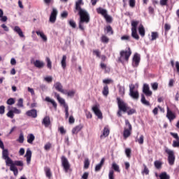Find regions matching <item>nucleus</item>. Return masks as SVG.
<instances>
[{"label":"nucleus","instance_id":"obj_1","mask_svg":"<svg viewBox=\"0 0 179 179\" xmlns=\"http://www.w3.org/2000/svg\"><path fill=\"white\" fill-rule=\"evenodd\" d=\"M2 157L3 160L6 162V165L10 167V171H13L14 176H17L19 174V171L17 170V166L18 167H23L24 166V164L23 163V161H13L10 157H9V151L8 149H2Z\"/></svg>","mask_w":179,"mask_h":179},{"label":"nucleus","instance_id":"obj_2","mask_svg":"<svg viewBox=\"0 0 179 179\" xmlns=\"http://www.w3.org/2000/svg\"><path fill=\"white\" fill-rule=\"evenodd\" d=\"M80 16V20L78 22V27L82 31H85V24L90 22V15L86 11V10H81L78 11Z\"/></svg>","mask_w":179,"mask_h":179},{"label":"nucleus","instance_id":"obj_3","mask_svg":"<svg viewBox=\"0 0 179 179\" xmlns=\"http://www.w3.org/2000/svg\"><path fill=\"white\" fill-rule=\"evenodd\" d=\"M131 55L132 50H131L130 48L120 50L118 57V62H120L123 65L124 64H127V62L129 61V57Z\"/></svg>","mask_w":179,"mask_h":179},{"label":"nucleus","instance_id":"obj_4","mask_svg":"<svg viewBox=\"0 0 179 179\" xmlns=\"http://www.w3.org/2000/svg\"><path fill=\"white\" fill-rule=\"evenodd\" d=\"M138 24H139V21H131V36L136 40H139V35L136 29H138Z\"/></svg>","mask_w":179,"mask_h":179},{"label":"nucleus","instance_id":"obj_5","mask_svg":"<svg viewBox=\"0 0 179 179\" xmlns=\"http://www.w3.org/2000/svg\"><path fill=\"white\" fill-rule=\"evenodd\" d=\"M132 131V125L129 123L128 120H125V127L123 132L124 138H129L131 136V131Z\"/></svg>","mask_w":179,"mask_h":179},{"label":"nucleus","instance_id":"obj_6","mask_svg":"<svg viewBox=\"0 0 179 179\" xmlns=\"http://www.w3.org/2000/svg\"><path fill=\"white\" fill-rule=\"evenodd\" d=\"M165 152L169 155L168 161L170 166H173V164H174V162H176V156H174V151L169 149L168 148H166Z\"/></svg>","mask_w":179,"mask_h":179},{"label":"nucleus","instance_id":"obj_7","mask_svg":"<svg viewBox=\"0 0 179 179\" xmlns=\"http://www.w3.org/2000/svg\"><path fill=\"white\" fill-rule=\"evenodd\" d=\"M117 106L119 107V110L120 111H123V113H127L128 110H129V108H128V104L124 102L121 99L117 98Z\"/></svg>","mask_w":179,"mask_h":179},{"label":"nucleus","instance_id":"obj_8","mask_svg":"<svg viewBox=\"0 0 179 179\" xmlns=\"http://www.w3.org/2000/svg\"><path fill=\"white\" fill-rule=\"evenodd\" d=\"M15 114H22V110L17 109L16 107H13L12 109L7 113L6 115L8 118H13Z\"/></svg>","mask_w":179,"mask_h":179},{"label":"nucleus","instance_id":"obj_9","mask_svg":"<svg viewBox=\"0 0 179 179\" xmlns=\"http://www.w3.org/2000/svg\"><path fill=\"white\" fill-rule=\"evenodd\" d=\"M62 164L66 171V173H68V171L69 170V168L71 167V165L69 164V162L68 161V159L65 157V156L62 157Z\"/></svg>","mask_w":179,"mask_h":179},{"label":"nucleus","instance_id":"obj_10","mask_svg":"<svg viewBox=\"0 0 179 179\" xmlns=\"http://www.w3.org/2000/svg\"><path fill=\"white\" fill-rule=\"evenodd\" d=\"M54 87L57 90V92H59L60 93H62L63 94H66V90H64L62 87V84L60 82H56L54 84Z\"/></svg>","mask_w":179,"mask_h":179},{"label":"nucleus","instance_id":"obj_11","mask_svg":"<svg viewBox=\"0 0 179 179\" xmlns=\"http://www.w3.org/2000/svg\"><path fill=\"white\" fill-rule=\"evenodd\" d=\"M140 62H141V55L138 53H135L133 57V63H132L133 66L134 67L138 66Z\"/></svg>","mask_w":179,"mask_h":179},{"label":"nucleus","instance_id":"obj_12","mask_svg":"<svg viewBox=\"0 0 179 179\" xmlns=\"http://www.w3.org/2000/svg\"><path fill=\"white\" fill-rule=\"evenodd\" d=\"M57 15H58V11L57 10V9L53 8L49 20V22H50V23H55V22L57 21Z\"/></svg>","mask_w":179,"mask_h":179},{"label":"nucleus","instance_id":"obj_13","mask_svg":"<svg viewBox=\"0 0 179 179\" xmlns=\"http://www.w3.org/2000/svg\"><path fill=\"white\" fill-rule=\"evenodd\" d=\"M82 5H84L83 0H78L76 2L75 10H74L75 13H76V12H80V10H84L81 7Z\"/></svg>","mask_w":179,"mask_h":179},{"label":"nucleus","instance_id":"obj_14","mask_svg":"<svg viewBox=\"0 0 179 179\" xmlns=\"http://www.w3.org/2000/svg\"><path fill=\"white\" fill-rule=\"evenodd\" d=\"M143 92L145 94V96H148V97L152 94V92L150 91V88L149 87V85L148 84L143 85Z\"/></svg>","mask_w":179,"mask_h":179},{"label":"nucleus","instance_id":"obj_15","mask_svg":"<svg viewBox=\"0 0 179 179\" xmlns=\"http://www.w3.org/2000/svg\"><path fill=\"white\" fill-rule=\"evenodd\" d=\"M108 135H110V129L108 128V126H106L104 127L100 138L101 139H104V138H107Z\"/></svg>","mask_w":179,"mask_h":179},{"label":"nucleus","instance_id":"obj_16","mask_svg":"<svg viewBox=\"0 0 179 179\" xmlns=\"http://www.w3.org/2000/svg\"><path fill=\"white\" fill-rule=\"evenodd\" d=\"M92 111H94L95 115H96L98 118H99L100 120L103 118V114L101 113V111L100 110V109H99L97 106H94L92 108Z\"/></svg>","mask_w":179,"mask_h":179},{"label":"nucleus","instance_id":"obj_17","mask_svg":"<svg viewBox=\"0 0 179 179\" xmlns=\"http://www.w3.org/2000/svg\"><path fill=\"white\" fill-rule=\"evenodd\" d=\"M27 117H31V118H37V110L32 109L26 112Z\"/></svg>","mask_w":179,"mask_h":179},{"label":"nucleus","instance_id":"obj_18","mask_svg":"<svg viewBox=\"0 0 179 179\" xmlns=\"http://www.w3.org/2000/svg\"><path fill=\"white\" fill-rule=\"evenodd\" d=\"M55 96L57 99V100L59 101V103L61 104V106H63L64 108H65V106H68L66 103H65V99H64L63 98H61V96H59V94L55 93Z\"/></svg>","mask_w":179,"mask_h":179},{"label":"nucleus","instance_id":"obj_19","mask_svg":"<svg viewBox=\"0 0 179 179\" xmlns=\"http://www.w3.org/2000/svg\"><path fill=\"white\" fill-rule=\"evenodd\" d=\"M45 101H47L48 104H52L54 107L55 110H57V102L55 101L48 96L45 97Z\"/></svg>","mask_w":179,"mask_h":179},{"label":"nucleus","instance_id":"obj_20","mask_svg":"<svg viewBox=\"0 0 179 179\" xmlns=\"http://www.w3.org/2000/svg\"><path fill=\"white\" fill-rule=\"evenodd\" d=\"M25 157L27 159V164H30V162H31V150L29 148L27 150Z\"/></svg>","mask_w":179,"mask_h":179},{"label":"nucleus","instance_id":"obj_21","mask_svg":"<svg viewBox=\"0 0 179 179\" xmlns=\"http://www.w3.org/2000/svg\"><path fill=\"white\" fill-rule=\"evenodd\" d=\"M14 31L18 34L21 38H23L24 37V34H23V31H22V29L19 27V26H15L13 29Z\"/></svg>","mask_w":179,"mask_h":179},{"label":"nucleus","instance_id":"obj_22","mask_svg":"<svg viewBox=\"0 0 179 179\" xmlns=\"http://www.w3.org/2000/svg\"><path fill=\"white\" fill-rule=\"evenodd\" d=\"M104 162H106V159L102 158L100 163L96 165L95 171H100L101 170V167L104 165Z\"/></svg>","mask_w":179,"mask_h":179},{"label":"nucleus","instance_id":"obj_23","mask_svg":"<svg viewBox=\"0 0 179 179\" xmlns=\"http://www.w3.org/2000/svg\"><path fill=\"white\" fill-rule=\"evenodd\" d=\"M96 13H98V15H101L104 17L106 16V15L107 14V10H106L101 7H99L96 8Z\"/></svg>","mask_w":179,"mask_h":179},{"label":"nucleus","instance_id":"obj_24","mask_svg":"<svg viewBox=\"0 0 179 179\" xmlns=\"http://www.w3.org/2000/svg\"><path fill=\"white\" fill-rule=\"evenodd\" d=\"M129 94L134 100H138V99H139V92L138 91H133L132 92H129Z\"/></svg>","mask_w":179,"mask_h":179},{"label":"nucleus","instance_id":"obj_25","mask_svg":"<svg viewBox=\"0 0 179 179\" xmlns=\"http://www.w3.org/2000/svg\"><path fill=\"white\" fill-rule=\"evenodd\" d=\"M138 33L141 37H145V27L141 24L138 27Z\"/></svg>","mask_w":179,"mask_h":179},{"label":"nucleus","instance_id":"obj_26","mask_svg":"<svg viewBox=\"0 0 179 179\" xmlns=\"http://www.w3.org/2000/svg\"><path fill=\"white\" fill-rule=\"evenodd\" d=\"M27 143L31 145V143H33V142L34 141V139H36V137L34 136V134H29L27 136Z\"/></svg>","mask_w":179,"mask_h":179},{"label":"nucleus","instance_id":"obj_27","mask_svg":"<svg viewBox=\"0 0 179 179\" xmlns=\"http://www.w3.org/2000/svg\"><path fill=\"white\" fill-rule=\"evenodd\" d=\"M167 118L169 120V121H173L174 118H176V115L173 114V112L171 110H169L168 108L167 114H166Z\"/></svg>","mask_w":179,"mask_h":179},{"label":"nucleus","instance_id":"obj_28","mask_svg":"<svg viewBox=\"0 0 179 179\" xmlns=\"http://www.w3.org/2000/svg\"><path fill=\"white\" fill-rule=\"evenodd\" d=\"M142 104L144 106H147L149 107L150 106V103H149V101L146 100V98L145 97L144 94H141V100Z\"/></svg>","mask_w":179,"mask_h":179},{"label":"nucleus","instance_id":"obj_29","mask_svg":"<svg viewBox=\"0 0 179 179\" xmlns=\"http://www.w3.org/2000/svg\"><path fill=\"white\" fill-rule=\"evenodd\" d=\"M34 65L36 68H43L44 66V62L40 60H36L35 62H34Z\"/></svg>","mask_w":179,"mask_h":179},{"label":"nucleus","instance_id":"obj_30","mask_svg":"<svg viewBox=\"0 0 179 179\" xmlns=\"http://www.w3.org/2000/svg\"><path fill=\"white\" fill-rule=\"evenodd\" d=\"M159 38V32L152 31L151 32V41H155V40H157Z\"/></svg>","mask_w":179,"mask_h":179},{"label":"nucleus","instance_id":"obj_31","mask_svg":"<svg viewBox=\"0 0 179 179\" xmlns=\"http://www.w3.org/2000/svg\"><path fill=\"white\" fill-rule=\"evenodd\" d=\"M61 65L63 69H65L66 68V55H63L61 60Z\"/></svg>","mask_w":179,"mask_h":179},{"label":"nucleus","instance_id":"obj_32","mask_svg":"<svg viewBox=\"0 0 179 179\" xmlns=\"http://www.w3.org/2000/svg\"><path fill=\"white\" fill-rule=\"evenodd\" d=\"M112 170H113V171H116L117 173H120V166H118V164H117V163L113 162Z\"/></svg>","mask_w":179,"mask_h":179},{"label":"nucleus","instance_id":"obj_33","mask_svg":"<svg viewBox=\"0 0 179 179\" xmlns=\"http://www.w3.org/2000/svg\"><path fill=\"white\" fill-rule=\"evenodd\" d=\"M109 90H108V85H104L102 94L107 97L108 96Z\"/></svg>","mask_w":179,"mask_h":179},{"label":"nucleus","instance_id":"obj_34","mask_svg":"<svg viewBox=\"0 0 179 179\" xmlns=\"http://www.w3.org/2000/svg\"><path fill=\"white\" fill-rule=\"evenodd\" d=\"M45 127L51 128V120L50 119V117H48V116L45 117Z\"/></svg>","mask_w":179,"mask_h":179},{"label":"nucleus","instance_id":"obj_35","mask_svg":"<svg viewBox=\"0 0 179 179\" xmlns=\"http://www.w3.org/2000/svg\"><path fill=\"white\" fill-rule=\"evenodd\" d=\"M82 129V126L78 125L74 127L72 130V134H76Z\"/></svg>","mask_w":179,"mask_h":179},{"label":"nucleus","instance_id":"obj_36","mask_svg":"<svg viewBox=\"0 0 179 179\" xmlns=\"http://www.w3.org/2000/svg\"><path fill=\"white\" fill-rule=\"evenodd\" d=\"M160 179H170V176L166 172H163L159 175Z\"/></svg>","mask_w":179,"mask_h":179},{"label":"nucleus","instance_id":"obj_37","mask_svg":"<svg viewBox=\"0 0 179 179\" xmlns=\"http://www.w3.org/2000/svg\"><path fill=\"white\" fill-rule=\"evenodd\" d=\"M17 142H19V143H23L24 142V135L23 133L20 134Z\"/></svg>","mask_w":179,"mask_h":179},{"label":"nucleus","instance_id":"obj_38","mask_svg":"<svg viewBox=\"0 0 179 179\" xmlns=\"http://www.w3.org/2000/svg\"><path fill=\"white\" fill-rule=\"evenodd\" d=\"M16 101H15V99L14 98H10L7 100L6 101V103L8 105V106H13V104H15Z\"/></svg>","mask_w":179,"mask_h":179},{"label":"nucleus","instance_id":"obj_39","mask_svg":"<svg viewBox=\"0 0 179 179\" xmlns=\"http://www.w3.org/2000/svg\"><path fill=\"white\" fill-rule=\"evenodd\" d=\"M36 34L38 36H40L41 38L43 39V41H45V35L44 34V33L40 31H36Z\"/></svg>","mask_w":179,"mask_h":179},{"label":"nucleus","instance_id":"obj_40","mask_svg":"<svg viewBox=\"0 0 179 179\" xmlns=\"http://www.w3.org/2000/svg\"><path fill=\"white\" fill-rule=\"evenodd\" d=\"M46 62H47V67L48 68V69H52V62H51L50 58L48 57L46 59Z\"/></svg>","mask_w":179,"mask_h":179},{"label":"nucleus","instance_id":"obj_41","mask_svg":"<svg viewBox=\"0 0 179 179\" xmlns=\"http://www.w3.org/2000/svg\"><path fill=\"white\" fill-rule=\"evenodd\" d=\"M75 90H71V91H66V93L64 94H66L68 97H73L75 96Z\"/></svg>","mask_w":179,"mask_h":179},{"label":"nucleus","instance_id":"obj_42","mask_svg":"<svg viewBox=\"0 0 179 179\" xmlns=\"http://www.w3.org/2000/svg\"><path fill=\"white\" fill-rule=\"evenodd\" d=\"M17 106H18L20 108H23L24 105H23V99L20 98L18 99V101L17 103Z\"/></svg>","mask_w":179,"mask_h":179},{"label":"nucleus","instance_id":"obj_43","mask_svg":"<svg viewBox=\"0 0 179 179\" xmlns=\"http://www.w3.org/2000/svg\"><path fill=\"white\" fill-rule=\"evenodd\" d=\"M46 177L48 178V179L52 178V173L50 169H46Z\"/></svg>","mask_w":179,"mask_h":179},{"label":"nucleus","instance_id":"obj_44","mask_svg":"<svg viewBox=\"0 0 179 179\" xmlns=\"http://www.w3.org/2000/svg\"><path fill=\"white\" fill-rule=\"evenodd\" d=\"M64 113H65V118H68L69 117V108L68 107V106L65 105L64 106Z\"/></svg>","mask_w":179,"mask_h":179},{"label":"nucleus","instance_id":"obj_45","mask_svg":"<svg viewBox=\"0 0 179 179\" xmlns=\"http://www.w3.org/2000/svg\"><path fill=\"white\" fill-rule=\"evenodd\" d=\"M154 164H155V166L156 167V169H162V164H163L160 161H155Z\"/></svg>","mask_w":179,"mask_h":179},{"label":"nucleus","instance_id":"obj_46","mask_svg":"<svg viewBox=\"0 0 179 179\" xmlns=\"http://www.w3.org/2000/svg\"><path fill=\"white\" fill-rule=\"evenodd\" d=\"M143 135H141L139 138H137L136 140V142H138L140 145H143V139H144Z\"/></svg>","mask_w":179,"mask_h":179},{"label":"nucleus","instance_id":"obj_47","mask_svg":"<svg viewBox=\"0 0 179 179\" xmlns=\"http://www.w3.org/2000/svg\"><path fill=\"white\" fill-rule=\"evenodd\" d=\"M103 17L108 23L113 22V18L108 14H106Z\"/></svg>","mask_w":179,"mask_h":179},{"label":"nucleus","instance_id":"obj_48","mask_svg":"<svg viewBox=\"0 0 179 179\" xmlns=\"http://www.w3.org/2000/svg\"><path fill=\"white\" fill-rule=\"evenodd\" d=\"M151 87H152V90L156 91L159 88V83H151Z\"/></svg>","mask_w":179,"mask_h":179},{"label":"nucleus","instance_id":"obj_49","mask_svg":"<svg viewBox=\"0 0 179 179\" xmlns=\"http://www.w3.org/2000/svg\"><path fill=\"white\" fill-rule=\"evenodd\" d=\"M106 31L110 34H114V31L113 30V27L110 25L106 27Z\"/></svg>","mask_w":179,"mask_h":179},{"label":"nucleus","instance_id":"obj_50","mask_svg":"<svg viewBox=\"0 0 179 179\" xmlns=\"http://www.w3.org/2000/svg\"><path fill=\"white\" fill-rule=\"evenodd\" d=\"M53 79H54V78H52V76H48L45 77V82H47L48 83H52Z\"/></svg>","mask_w":179,"mask_h":179},{"label":"nucleus","instance_id":"obj_51","mask_svg":"<svg viewBox=\"0 0 179 179\" xmlns=\"http://www.w3.org/2000/svg\"><path fill=\"white\" fill-rule=\"evenodd\" d=\"M108 178L109 179H115L114 178V170L110 169L108 173Z\"/></svg>","mask_w":179,"mask_h":179},{"label":"nucleus","instance_id":"obj_52","mask_svg":"<svg viewBox=\"0 0 179 179\" xmlns=\"http://www.w3.org/2000/svg\"><path fill=\"white\" fill-rule=\"evenodd\" d=\"M101 40L102 43H108V41H110V39L108 38V37L104 35L101 36Z\"/></svg>","mask_w":179,"mask_h":179},{"label":"nucleus","instance_id":"obj_53","mask_svg":"<svg viewBox=\"0 0 179 179\" xmlns=\"http://www.w3.org/2000/svg\"><path fill=\"white\" fill-rule=\"evenodd\" d=\"M136 3V0H129V5L131 8H135Z\"/></svg>","mask_w":179,"mask_h":179},{"label":"nucleus","instance_id":"obj_54","mask_svg":"<svg viewBox=\"0 0 179 179\" xmlns=\"http://www.w3.org/2000/svg\"><path fill=\"white\" fill-rule=\"evenodd\" d=\"M129 38H131V37L128 35H124L121 37V40L123 41H129Z\"/></svg>","mask_w":179,"mask_h":179},{"label":"nucleus","instance_id":"obj_55","mask_svg":"<svg viewBox=\"0 0 179 179\" xmlns=\"http://www.w3.org/2000/svg\"><path fill=\"white\" fill-rule=\"evenodd\" d=\"M119 92H120V94H121V96H124V94H125V87H120Z\"/></svg>","mask_w":179,"mask_h":179},{"label":"nucleus","instance_id":"obj_56","mask_svg":"<svg viewBox=\"0 0 179 179\" xmlns=\"http://www.w3.org/2000/svg\"><path fill=\"white\" fill-rule=\"evenodd\" d=\"M90 165V162L88 159H86L84 162V169H89V166Z\"/></svg>","mask_w":179,"mask_h":179},{"label":"nucleus","instance_id":"obj_57","mask_svg":"<svg viewBox=\"0 0 179 179\" xmlns=\"http://www.w3.org/2000/svg\"><path fill=\"white\" fill-rule=\"evenodd\" d=\"M129 93H131L132 92H136V90H135V85L130 84L129 85Z\"/></svg>","mask_w":179,"mask_h":179},{"label":"nucleus","instance_id":"obj_58","mask_svg":"<svg viewBox=\"0 0 179 179\" xmlns=\"http://www.w3.org/2000/svg\"><path fill=\"white\" fill-rule=\"evenodd\" d=\"M101 69H104L106 72H108V71H110V69L107 68V65H106L104 63H101Z\"/></svg>","mask_w":179,"mask_h":179},{"label":"nucleus","instance_id":"obj_59","mask_svg":"<svg viewBox=\"0 0 179 179\" xmlns=\"http://www.w3.org/2000/svg\"><path fill=\"white\" fill-rule=\"evenodd\" d=\"M69 24L71 27H73V29H76V22H75V21L73 20L69 21Z\"/></svg>","mask_w":179,"mask_h":179},{"label":"nucleus","instance_id":"obj_60","mask_svg":"<svg viewBox=\"0 0 179 179\" xmlns=\"http://www.w3.org/2000/svg\"><path fill=\"white\" fill-rule=\"evenodd\" d=\"M113 80L111 79H105L103 80V83H104L105 85H110V83H112Z\"/></svg>","mask_w":179,"mask_h":179},{"label":"nucleus","instance_id":"obj_61","mask_svg":"<svg viewBox=\"0 0 179 179\" xmlns=\"http://www.w3.org/2000/svg\"><path fill=\"white\" fill-rule=\"evenodd\" d=\"M94 55H96L98 58H100V51L95 50L93 51Z\"/></svg>","mask_w":179,"mask_h":179},{"label":"nucleus","instance_id":"obj_62","mask_svg":"<svg viewBox=\"0 0 179 179\" xmlns=\"http://www.w3.org/2000/svg\"><path fill=\"white\" fill-rule=\"evenodd\" d=\"M62 17H63V19H66V17H68V12L67 11H64L62 14H61Z\"/></svg>","mask_w":179,"mask_h":179},{"label":"nucleus","instance_id":"obj_63","mask_svg":"<svg viewBox=\"0 0 179 179\" xmlns=\"http://www.w3.org/2000/svg\"><path fill=\"white\" fill-rule=\"evenodd\" d=\"M142 173L146 174V176L149 174V169H148V167H146V166H144V170L143 171Z\"/></svg>","mask_w":179,"mask_h":179},{"label":"nucleus","instance_id":"obj_64","mask_svg":"<svg viewBox=\"0 0 179 179\" xmlns=\"http://www.w3.org/2000/svg\"><path fill=\"white\" fill-rule=\"evenodd\" d=\"M89 177V173L85 172L82 176L83 179H87Z\"/></svg>","mask_w":179,"mask_h":179}]
</instances>
